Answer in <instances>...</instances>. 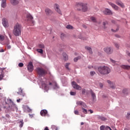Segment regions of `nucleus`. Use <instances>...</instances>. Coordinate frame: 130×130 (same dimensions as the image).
<instances>
[{
    "label": "nucleus",
    "instance_id": "f257e3e1",
    "mask_svg": "<svg viewBox=\"0 0 130 130\" xmlns=\"http://www.w3.org/2000/svg\"><path fill=\"white\" fill-rule=\"evenodd\" d=\"M37 70L38 72V74L39 75L38 83L39 85H41L42 88H43L45 91H46V92H47V91L49 90V87H48V85L45 84L46 79H45V78L44 77H41V76H45V75L47 74V71L40 68H37Z\"/></svg>",
    "mask_w": 130,
    "mask_h": 130
},
{
    "label": "nucleus",
    "instance_id": "f03ea898",
    "mask_svg": "<svg viewBox=\"0 0 130 130\" xmlns=\"http://www.w3.org/2000/svg\"><path fill=\"white\" fill-rule=\"evenodd\" d=\"M98 71L101 75H108L110 74V68L106 66H100L98 68Z\"/></svg>",
    "mask_w": 130,
    "mask_h": 130
},
{
    "label": "nucleus",
    "instance_id": "7ed1b4c3",
    "mask_svg": "<svg viewBox=\"0 0 130 130\" xmlns=\"http://www.w3.org/2000/svg\"><path fill=\"white\" fill-rule=\"evenodd\" d=\"M21 25H20L19 23H16L15 24L13 29V34L15 35V36H20V35H21Z\"/></svg>",
    "mask_w": 130,
    "mask_h": 130
},
{
    "label": "nucleus",
    "instance_id": "20e7f679",
    "mask_svg": "<svg viewBox=\"0 0 130 130\" xmlns=\"http://www.w3.org/2000/svg\"><path fill=\"white\" fill-rule=\"evenodd\" d=\"M72 86L73 89H75V90H82V87L78 85V84H77V82H76L75 81H73L72 82Z\"/></svg>",
    "mask_w": 130,
    "mask_h": 130
},
{
    "label": "nucleus",
    "instance_id": "39448f33",
    "mask_svg": "<svg viewBox=\"0 0 130 130\" xmlns=\"http://www.w3.org/2000/svg\"><path fill=\"white\" fill-rule=\"evenodd\" d=\"M27 70L28 71V72H29V73H31V72H33V70H34V68L33 66V63L32 62V61H30L27 66Z\"/></svg>",
    "mask_w": 130,
    "mask_h": 130
},
{
    "label": "nucleus",
    "instance_id": "423d86ee",
    "mask_svg": "<svg viewBox=\"0 0 130 130\" xmlns=\"http://www.w3.org/2000/svg\"><path fill=\"white\" fill-rule=\"evenodd\" d=\"M2 24L5 28H8L9 27V21H8L7 18H3Z\"/></svg>",
    "mask_w": 130,
    "mask_h": 130
},
{
    "label": "nucleus",
    "instance_id": "0eeeda50",
    "mask_svg": "<svg viewBox=\"0 0 130 130\" xmlns=\"http://www.w3.org/2000/svg\"><path fill=\"white\" fill-rule=\"evenodd\" d=\"M49 85H52V87L54 90H57V89H59V86L57 85V83L56 82H50Z\"/></svg>",
    "mask_w": 130,
    "mask_h": 130
},
{
    "label": "nucleus",
    "instance_id": "6e6552de",
    "mask_svg": "<svg viewBox=\"0 0 130 130\" xmlns=\"http://www.w3.org/2000/svg\"><path fill=\"white\" fill-rule=\"evenodd\" d=\"M84 3H78L76 5V8L78 11H82V8L83 7V5Z\"/></svg>",
    "mask_w": 130,
    "mask_h": 130
},
{
    "label": "nucleus",
    "instance_id": "1a4fd4ad",
    "mask_svg": "<svg viewBox=\"0 0 130 130\" xmlns=\"http://www.w3.org/2000/svg\"><path fill=\"white\" fill-rule=\"evenodd\" d=\"M103 13L105 15H112V11H111L110 10V9H108V8H106L105 9V10L103 11Z\"/></svg>",
    "mask_w": 130,
    "mask_h": 130
},
{
    "label": "nucleus",
    "instance_id": "9d476101",
    "mask_svg": "<svg viewBox=\"0 0 130 130\" xmlns=\"http://www.w3.org/2000/svg\"><path fill=\"white\" fill-rule=\"evenodd\" d=\"M76 104L77 105H79V106H83L84 108H86L87 107V105L83 101H77Z\"/></svg>",
    "mask_w": 130,
    "mask_h": 130
},
{
    "label": "nucleus",
    "instance_id": "9b49d317",
    "mask_svg": "<svg viewBox=\"0 0 130 130\" xmlns=\"http://www.w3.org/2000/svg\"><path fill=\"white\" fill-rule=\"evenodd\" d=\"M45 12L47 16H51L52 14H53V12H52V11H51L49 8H46Z\"/></svg>",
    "mask_w": 130,
    "mask_h": 130
},
{
    "label": "nucleus",
    "instance_id": "f8f14e48",
    "mask_svg": "<svg viewBox=\"0 0 130 130\" xmlns=\"http://www.w3.org/2000/svg\"><path fill=\"white\" fill-rule=\"evenodd\" d=\"M54 8L55 11H56V12L57 13H58V14H59L60 15H61V11H60V9H59V5H58L57 4H55L54 5Z\"/></svg>",
    "mask_w": 130,
    "mask_h": 130
},
{
    "label": "nucleus",
    "instance_id": "ddd939ff",
    "mask_svg": "<svg viewBox=\"0 0 130 130\" xmlns=\"http://www.w3.org/2000/svg\"><path fill=\"white\" fill-rule=\"evenodd\" d=\"M104 51L107 53V54H111V53L112 52V50H111V48L110 47H107L105 48L104 49Z\"/></svg>",
    "mask_w": 130,
    "mask_h": 130
},
{
    "label": "nucleus",
    "instance_id": "4468645a",
    "mask_svg": "<svg viewBox=\"0 0 130 130\" xmlns=\"http://www.w3.org/2000/svg\"><path fill=\"white\" fill-rule=\"evenodd\" d=\"M17 94H18V95H20L21 96H23V97L25 96V93L23 92V89H22V88L21 87L18 89Z\"/></svg>",
    "mask_w": 130,
    "mask_h": 130
},
{
    "label": "nucleus",
    "instance_id": "2eb2a0df",
    "mask_svg": "<svg viewBox=\"0 0 130 130\" xmlns=\"http://www.w3.org/2000/svg\"><path fill=\"white\" fill-rule=\"evenodd\" d=\"M48 112L47 110L44 109L42 110L40 112V114L42 116H46V114H47Z\"/></svg>",
    "mask_w": 130,
    "mask_h": 130
},
{
    "label": "nucleus",
    "instance_id": "dca6fc26",
    "mask_svg": "<svg viewBox=\"0 0 130 130\" xmlns=\"http://www.w3.org/2000/svg\"><path fill=\"white\" fill-rule=\"evenodd\" d=\"M116 4L119 7H121V8H124V4H123L120 1H116Z\"/></svg>",
    "mask_w": 130,
    "mask_h": 130
},
{
    "label": "nucleus",
    "instance_id": "f3484780",
    "mask_svg": "<svg viewBox=\"0 0 130 130\" xmlns=\"http://www.w3.org/2000/svg\"><path fill=\"white\" fill-rule=\"evenodd\" d=\"M109 4L110 5V6H111L113 9H114L115 10H118V6H116L115 4L111 2H109Z\"/></svg>",
    "mask_w": 130,
    "mask_h": 130
},
{
    "label": "nucleus",
    "instance_id": "a211bd4d",
    "mask_svg": "<svg viewBox=\"0 0 130 130\" xmlns=\"http://www.w3.org/2000/svg\"><path fill=\"white\" fill-rule=\"evenodd\" d=\"M90 93L91 94L93 101H95V100H96V94L93 92V90H90Z\"/></svg>",
    "mask_w": 130,
    "mask_h": 130
},
{
    "label": "nucleus",
    "instance_id": "6ab92c4d",
    "mask_svg": "<svg viewBox=\"0 0 130 130\" xmlns=\"http://www.w3.org/2000/svg\"><path fill=\"white\" fill-rule=\"evenodd\" d=\"M7 6V0H2L1 2V7L2 8H6Z\"/></svg>",
    "mask_w": 130,
    "mask_h": 130
},
{
    "label": "nucleus",
    "instance_id": "aec40b11",
    "mask_svg": "<svg viewBox=\"0 0 130 130\" xmlns=\"http://www.w3.org/2000/svg\"><path fill=\"white\" fill-rule=\"evenodd\" d=\"M107 83L109 84L110 88L112 89H115V85L113 84V83L111 82V81L107 80Z\"/></svg>",
    "mask_w": 130,
    "mask_h": 130
},
{
    "label": "nucleus",
    "instance_id": "412c9836",
    "mask_svg": "<svg viewBox=\"0 0 130 130\" xmlns=\"http://www.w3.org/2000/svg\"><path fill=\"white\" fill-rule=\"evenodd\" d=\"M87 10L88 7H87V5L85 4H83L82 8H81V10L82 11V12H87Z\"/></svg>",
    "mask_w": 130,
    "mask_h": 130
},
{
    "label": "nucleus",
    "instance_id": "4be33fe9",
    "mask_svg": "<svg viewBox=\"0 0 130 130\" xmlns=\"http://www.w3.org/2000/svg\"><path fill=\"white\" fill-rule=\"evenodd\" d=\"M10 2L13 6H16L19 4V1L18 0H10Z\"/></svg>",
    "mask_w": 130,
    "mask_h": 130
},
{
    "label": "nucleus",
    "instance_id": "5701e85b",
    "mask_svg": "<svg viewBox=\"0 0 130 130\" xmlns=\"http://www.w3.org/2000/svg\"><path fill=\"white\" fill-rule=\"evenodd\" d=\"M85 49H87V50H88L89 52V53H90V54H93V51H92V48L88 46H86L85 47Z\"/></svg>",
    "mask_w": 130,
    "mask_h": 130
},
{
    "label": "nucleus",
    "instance_id": "b1692460",
    "mask_svg": "<svg viewBox=\"0 0 130 130\" xmlns=\"http://www.w3.org/2000/svg\"><path fill=\"white\" fill-rule=\"evenodd\" d=\"M121 67L122 69H124V70H130V66L122 65Z\"/></svg>",
    "mask_w": 130,
    "mask_h": 130
},
{
    "label": "nucleus",
    "instance_id": "393cba45",
    "mask_svg": "<svg viewBox=\"0 0 130 130\" xmlns=\"http://www.w3.org/2000/svg\"><path fill=\"white\" fill-rule=\"evenodd\" d=\"M63 57L64 59V60H68L69 59V57H68V55L66 53H62Z\"/></svg>",
    "mask_w": 130,
    "mask_h": 130
},
{
    "label": "nucleus",
    "instance_id": "a878e982",
    "mask_svg": "<svg viewBox=\"0 0 130 130\" xmlns=\"http://www.w3.org/2000/svg\"><path fill=\"white\" fill-rule=\"evenodd\" d=\"M98 119H101V120H102V121H105V120H106V118H105V117H103L102 116H99L98 117Z\"/></svg>",
    "mask_w": 130,
    "mask_h": 130
},
{
    "label": "nucleus",
    "instance_id": "bb28decb",
    "mask_svg": "<svg viewBox=\"0 0 130 130\" xmlns=\"http://www.w3.org/2000/svg\"><path fill=\"white\" fill-rule=\"evenodd\" d=\"M18 123L19 124V127H20V128L23 127V126L24 125V122H23V120H21L18 121Z\"/></svg>",
    "mask_w": 130,
    "mask_h": 130
},
{
    "label": "nucleus",
    "instance_id": "cd10ccee",
    "mask_svg": "<svg viewBox=\"0 0 130 130\" xmlns=\"http://www.w3.org/2000/svg\"><path fill=\"white\" fill-rule=\"evenodd\" d=\"M26 18L29 19V20H33V16H32L30 13L26 15Z\"/></svg>",
    "mask_w": 130,
    "mask_h": 130
},
{
    "label": "nucleus",
    "instance_id": "c85d7f7f",
    "mask_svg": "<svg viewBox=\"0 0 130 130\" xmlns=\"http://www.w3.org/2000/svg\"><path fill=\"white\" fill-rule=\"evenodd\" d=\"M39 48H41L42 49L45 48V46L43 44H39L38 46Z\"/></svg>",
    "mask_w": 130,
    "mask_h": 130
},
{
    "label": "nucleus",
    "instance_id": "c756f323",
    "mask_svg": "<svg viewBox=\"0 0 130 130\" xmlns=\"http://www.w3.org/2000/svg\"><path fill=\"white\" fill-rule=\"evenodd\" d=\"M122 93H123V94H128V91L127 89L124 88V89H123V90H122Z\"/></svg>",
    "mask_w": 130,
    "mask_h": 130
},
{
    "label": "nucleus",
    "instance_id": "7c9ffc66",
    "mask_svg": "<svg viewBox=\"0 0 130 130\" xmlns=\"http://www.w3.org/2000/svg\"><path fill=\"white\" fill-rule=\"evenodd\" d=\"M51 128L52 130H58V128H57V127L54 125H52L51 126Z\"/></svg>",
    "mask_w": 130,
    "mask_h": 130
},
{
    "label": "nucleus",
    "instance_id": "2f4dec72",
    "mask_svg": "<svg viewBox=\"0 0 130 130\" xmlns=\"http://www.w3.org/2000/svg\"><path fill=\"white\" fill-rule=\"evenodd\" d=\"M37 51L41 54H43V50L42 49H37Z\"/></svg>",
    "mask_w": 130,
    "mask_h": 130
},
{
    "label": "nucleus",
    "instance_id": "473e14b6",
    "mask_svg": "<svg viewBox=\"0 0 130 130\" xmlns=\"http://www.w3.org/2000/svg\"><path fill=\"white\" fill-rule=\"evenodd\" d=\"M82 112H83V113H84L85 114H87V113H88V111L87 110V109L84 108H82Z\"/></svg>",
    "mask_w": 130,
    "mask_h": 130
},
{
    "label": "nucleus",
    "instance_id": "72a5a7b5",
    "mask_svg": "<svg viewBox=\"0 0 130 130\" xmlns=\"http://www.w3.org/2000/svg\"><path fill=\"white\" fill-rule=\"evenodd\" d=\"M4 77H5V74L3 73V72H1V74L0 75V81H2V80H3Z\"/></svg>",
    "mask_w": 130,
    "mask_h": 130
},
{
    "label": "nucleus",
    "instance_id": "f704fd0d",
    "mask_svg": "<svg viewBox=\"0 0 130 130\" xmlns=\"http://www.w3.org/2000/svg\"><path fill=\"white\" fill-rule=\"evenodd\" d=\"M5 40V36L0 35V41H4Z\"/></svg>",
    "mask_w": 130,
    "mask_h": 130
},
{
    "label": "nucleus",
    "instance_id": "c9c22d12",
    "mask_svg": "<svg viewBox=\"0 0 130 130\" xmlns=\"http://www.w3.org/2000/svg\"><path fill=\"white\" fill-rule=\"evenodd\" d=\"M70 66V63H67L65 65V68L69 71H70V68H69V66Z\"/></svg>",
    "mask_w": 130,
    "mask_h": 130
},
{
    "label": "nucleus",
    "instance_id": "e433bc0d",
    "mask_svg": "<svg viewBox=\"0 0 130 130\" xmlns=\"http://www.w3.org/2000/svg\"><path fill=\"white\" fill-rule=\"evenodd\" d=\"M66 28H67V29H73L74 28V27H73V26H72L71 25H68L66 26Z\"/></svg>",
    "mask_w": 130,
    "mask_h": 130
},
{
    "label": "nucleus",
    "instance_id": "4c0bfd02",
    "mask_svg": "<svg viewBox=\"0 0 130 130\" xmlns=\"http://www.w3.org/2000/svg\"><path fill=\"white\" fill-rule=\"evenodd\" d=\"M96 74V72H95L94 71H91L90 72V76H91V77H93V76H94V75H95Z\"/></svg>",
    "mask_w": 130,
    "mask_h": 130
},
{
    "label": "nucleus",
    "instance_id": "58836bf2",
    "mask_svg": "<svg viewBox=\"0 0 130 130\" xmlns=\"http://www.w3.org/2000/svg\"><path fill=\"white\" fill-rule=\"evenodd\" d=\"M118 30H119V27H118V26L117 27L116 30H114L113 29H111V31L112 32H117V31H118Z\"/></svg>",
    "mask_w": 130,
    "mask_h": 130
},
{
    "label": "nucleus",
    "instance_id": "ea45409f",
    "mask_svg": "<svg viewBox=\"0 0 130 130\" xmlns=\"http://www.w3.org/2000/svg\"><path fill=\"white\" fill-rule=\"evenodd\" d=\"M26 110L28 111V112H31L32 111V109H30L28 106L26 107Z\"/></svg>",
    "mask_w": 130,
    "mask_h": 130
},
{
    "label": "nucleus",
    "instance_id": "a19ab883",
    "mask_svg": "<svg viewBox=\"0 0 130 130\" xmlns=\"http://www.w3.org/2000/svg\"><path fill=\"white\" fill-rule=\"evenodd\" d=\"M76 94H77L76 92H74V91L70 92V95H71V96H75Z\"/></svg>",
    "mask_w": 130,
    "mask_h": 130
},
{
    "label": "nucleus",
    "instance_id": "79ce46f5",
    "mask_svg": "<svg viewBox=\"0 0 130 130\" xmlns=\"http://www.w3.org/2000/svg\"><path fill=\"white\" fill-rule=\"evenodd\" d=\"M18 67H19V68H23V67H24V63H23V62H20L18 64Z\"/></svg>",
    "mask_w": 130,
    "mask_h": 130
},
{
    "label": "nucleus",
    "instance_id": "37998d69",
    "mask_svg": "<svg viewBox=\"0 0 130 130\" xmlns=\"http://www.w3.org/2000/svg\"><path fill=\"white\" fill-rule=\"evenodd\" d=\"M81 93L82 95H85V93H86V89L84 88L82 89L81 90Z\"/></svg>",
    "mask_w": 130,
    "mask_h": 130
},
{
    "label": "nucleus",
    "instance_id": "c03bdc74",
    "mask_svg": "<svg viewBox=\"0 0 130 130\" xmlns=\"http://www.w3.org/2000/svg\"><path fill=\"white\" fill-rule=\"evenodd\" d=\"M91 21H92V22H94V23H96V18H95V17H92L91 18Z\"/></svg>",
    "mask_w": 130,
    "mask_h": 130
},
{
    "label": "nucleus",
    "instance_id": "a18cd8bd",
    "mask_svg": "<svg viewBox=\"0 0 130 130\" xmlns=\"http://www.w3.org/2000/svg\"><path fill=\"white\" fill-rule=\"evenodd\" d=\"M106 24H107V22H103V25L104 26V28L106 29Z\"/></svg>",
    "mask_w": 130,
    "mask_h": 130
},
{
    "label": "nucleus",
    "instance_id": "49530a36",
    "mask_svg": "<svg viewBox=\"0 0 130 130\" xmlns=\"http://www.w3.org/2000/svg\"><path fill=\"white\" fill-rule=\"evenodd\" d=\"M79 58H80V57H77L74 58V61H75V62H77V61H78Z\"/></svg>",
    "mask_w": 130,
    "mask_h": 130
},
{
    "label": "nucleus",
    "instance_id": "de8ad7c7",
    "mask_svg": "<svg viewBox=\"0 0 130 130\" xmlns=\"http://www.w3.org/2000/svg\"><path fill=\"white\" fill-rule=\"evenodd\" d=\"M105 130H112V129H111V128H110V127L107 126L105 127Z\"/></svg>",
    "mask_w": 130,
    "mask_h": 130
},
{
    "label": "nucleus",
    "instance_id": "09e8293b",
    "mask_svg": "<svg viewBox=\"0 0 130 130\" xmlns=\"http://www.w3.org/2000/svg\"><path fill=\"white\" fill-rule=\"evenodd\" d=\"M100 130H105V126H104V125L101 126Z\"/></svg>",
    "mask_w": 130,
    "mask_h": 130
},
{
    "label": "nucleus",
    "instance_id": "8fccbe9b",
    "mask_svg": "<svg viewBox=\"0 0 130 130\" xmlns=\"http://www.w3.org/2000/svg\"><path fill=\"white\" fill-rule=\"evenodd\" d=\"M115 46L116 48H119V45L117 43H115Z\"/></svg>",
    "mask_w": 130,
    "mask_h": 130
},
{
    "label": "nucleus",
    "instance_id": "3c124183",
    "mask_svg": "<svg viewBox=\"0 0 130 130\" xmlns=\"http://www.w3.org/2000/svg\"><path fill=\"white\" fill-rule=\"evenodd\" d=\"M74 113L76 114V115H79V111L78 110H75Z\"/></svg>",
    "mask_w": 130,
    "mask_h": 130
},
{
    "label": "nucleus",
    "instance_id": "603ef678",
    "mask_svg": "<svg viewBox=\"0 0 130 130\" xmlns=\"http://www.w3.org/2000/svg\"><path fill=\"white\" fill-rule=\"evenodd\" d=\"M63 37H64V34H61L60 38L62 40H63Z\"/></svg>",
    "mask_w": 130,
    "mask_h": 130
},
{
    "label": "nucleus",
    "instance_id": "864d4df0",
    "mask_svg": "<svg viewBox=\"0 0 130 130\" xmlns=\"http://www.w3.org/2000/svg\"><path fill=\"white\" fill-rule=\"evenodd\" d=\"M130 118V112L127 113L126 118L129 119Z\"/></svg>",
    "mask_w": 130,
    "mask_h": 130
},
{
    "label": "nucleus",
    "instance_id": "5fc2aeb1",
    "mask_svg": "<svg viewBox=\"0 0 130 130\" xmlns=\"http://www.w3.org/2000/svg\"><path fill=\"white\" fill-rule=\"evenodd\" d=\"M4 70H6V68H0V71H2V73H4Z\"/></svg>",
    "mask_w": 130,
    "mask_h": 130
},
{
    "label": "nucleus",
    "instance_id": "6e6d98bb",
    "mask_svg": "<svg viewBox=\"0 0 130 130\" xmlns=\"http://www.w3.org/2000/svg\"><path fill=\"white\" fill-rule=\"evenodd\" d=\"M110 61H111V62H112L113 63H115L116 61L115 60L112 59H110Z\"/></svg>",
    "mask_w": 130,
    "mask_h": 130
},
{
    "label": "nucleus",
    "instance_id": "4d7b16f0",
    "mask_svg": "<svg viewBox=\"0 0 130 130\" xmlns=\"http://www.w3.org/2000/svg\"><path fill=\"white\" fill-rule=\"evenodd\" d=\"M126 54L128 56H129L130 57V52L128 51H126Z\"/></svg>",
    "mask_w": 130,
    "mask_h": 130
},
{
    "label": "nucleus",
    "instance_id": "13d9d810",
    "mask_svg": "<svg viewBox=\"0 0 130 130\" xmlns=\"http://www.w3.org/2000/svg\"><path fill=\"white\" fill-rule=\"evenodd\" d=\"M11 45H9V44L7 45V49H11Z\"/></svg>",
    "mask_w": 130,
    "mask_h": 130
},
{
    "label": "nucleus",
    "instance_id": "bf43d9fd",
    "mask_svg": "<svg viewBox=\"0 0 130 130\" xmlns=\"http://www.w3.org/2000/svg\"><path fill=\"white\" fill-rule=\"evenodd\" d=\"M13 108L16 110H18V108L16 106V105H13Z\"/></svg>",
    "mask_w": 130,
    "mask_h": 130
},
{
    "label": "nucleus",
    "instance_id": "052dcab7",
    "mask_svg": "<svg viewBox=\"0 0 130 130\" xmlns=\"http://www.w3.org/2000/svg\"><path fill=\"white\" fill-rule=\"evenodd\" d=\"M6 116L7 117V118H10L11 117L9 114H6Z\"/></svg>",
    "mask_w": 130,
    "mask_h": 130
},
{
    "label": "nucleus",
    "instance_id": "680f3d73",
    "mask_svg": "<svg viewBox=\"0 0 130 130\" xmlns=\"http://www.w3.org/2000/svg\"><path fill=\"white\" fill-rule=\"evenodd\" d=\"M88 111H89L90 113L92 114L93 113V112H94V111H93V110L90 109V110H88Z\"/></svg>",
    "mask_w": 130,
    "mask_h": 130
},
{
    "label": "nucleus",
    "instance_id": "e2e57ef3",
    "mask_svg": "<svg viewBox=\"0 0 130 130\" xmlns=\"http://www.w3.org/2000/svg\"><path fill=\"white\" fill-rule=\"evenodd\" d=\"M29 117H30V118H32L33 117V114H29Z\"/></svg>",
    "mask_w": 130,
    "mask_h": 130
},
{
    "label": "nucleus",
    "instance_id": "0e129e2a",
    "mask_svg": "<svg viewBox=\"0 0 130 130\" xmlns=\"http://www.w3.org/2000/svg\"><path fill=\"white\" fill-rule=\"evenodd\" d=\"M9 102H10V103H12V104H14V102H13V101H12V100L9 99Z\"/></svg>",
    "mask_w": 130,
    "mask_h": 130
},
{
    "label": "nucleus",
    "instance_id": "69168bd1",
    "mask_svg": "<svg viewBox=\"0 0 130 130\" xmlns=\"http://www.w3.org/2000/svg\"><path fill=\"white\" fill-rule=\"evenodd\" d=\"M0 52H5V50H4V49H1Z\"/></svg>",
    "mask_w": 130,
    "mask_h": 130
},
{
    "label": "nucleus",
    "instance_id": "338daca9",
    "mask_svg": "<svg viewBox=\"0 0 130 130\" xmlns=\"http://www.w3.org/2000/svg\"><path fill=\"white\" fill-rule=\"evenodd\" d=\"M28 130H34L33 128L32 127H28Z\"/></svg>",
    "mask_w": 130,
    "mask_h": 130
},
{
    "label": "nucleus",
    "instance_id": "774afa93",
    "mask_svg": "<svg viewBox=\"0 0 130 130\" xmlns=\"http://www.w3.org/2000/svg\"><path fill=\"white\" fill-rule=\"evenodd\" d=\"M44 130H49V129H48V127H46L44 129Z\"/></svg>",
    "mask_w": 130,
    "mask_h": 130
}]
</instances>
